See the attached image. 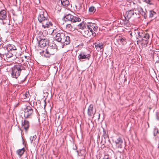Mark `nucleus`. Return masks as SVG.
I'll list each match as a JSON object with an SVG mask.
<instances>
[{
	"label": "nucleus",
	"mask_w": 159,
	"mask_h": 159,
	"mask_svg": "<svg viewBox=\"0 0 159 159\" xmlns=\"http://www.w3.org/2000/svg\"><path fill=\"white\" fill-rule=\"evenodd\" d=\"M39 22L41 23L42 27L44 28L52 27V23L49 21L46 13L41 11L38 17Z\"/></svg>",
	"instance_id": "nucleus-1"
},
{
	"label": "nucleus",
	"mask_w": 159,
	"mask_h": 159,
	"mask_svg": "<svg viewBox=\"0 0 159 159\" xmlns=\"http://www.w3.org/2000/svg\"><path fill=\"white\" fill-rule=\"evenodd\" d=\"M26 66L21 64H18L15 65L12 68L11 76L17 79L20 75L22 70H25Z\"/></svg>",
	"instance_id": "nucleus-2"
},
{
	"label": "nucleus",
	"mask_w": 159,
	"mask_h": 159,
	"mask_svg": "<svg viewBox=\"0 0 159 159\" xmlns=\"http://www.w3.org/2000/svg\"><path fill=\"white\" fill-rule=\"evenodd\" d=\"M56 46L55 44H52L49 46L45 51H43L40 53L42 55H44L46 57H49L51 55H53L57 51Z\"/></svg>",
	"instance_id": "nucleus-3"
},
{
	"label": "nucleus",
	"mask_w": 159,
	"mask_h": 159,
	"mask_svg": "<svg viewBox=\"0 0 159 159\" xmlns=\"http://www.w3.org/2000/svg\"><path fill=\"white\" fill-rule=\"evenodd\" d=\"M64 19L66 21H70L73 23L80 22L81 19L78 16H74L71 14H69L64 16Z\"/></svg>",
	"instance_id": "nucleus-4"
},
{
	"label": "nucleus",
	"mask_w": 159,
	"mask_h": 159,
	"mask_svg": "<svg viewBox=\"0 0 159 159\" xmlns=\"http://www.w3.org/2000/svg\"><path fill=\"white\" fill-rule=\"evenodd\" d=\"M33 112L32 107L30 106H27L24 109V117L25 118H30Z\"/></svg>",
	"instance_id": "nucleus-5"
},
{
	"label": "nucleus",
	"mask_w": 159,
	"mask_h": 159,
	"mask_svg": "<svg viewBox=\"0 0 159 159\" xmlns=\"http://www.w3.org/2000/svg\"><path fill=\"white\" fill-rule=\"evenodd\" d=\"M78 59L80 61H83L84 59H87L89 60L90 58V56L89 54H87L84 52H81L78 56Z\"/></svg>",
	"instance_id": "nucleus-6"
},
{
	"label": "nucleus",
	"mask_w": 159,
	"mask_h": 159,
	"mask_svg": "<svg viewBox=\"0 0 159 159\" xmlns=\"http://www.w3.org/2000/svg\"><path fill=\"white\" fill-rule=\"evenodd\" d=\"M87 26L89 30L93 32H97L98 28L96 24L91 22L88 23Z\"/></svg>",
	"instance_id": "nucleus-7"
},
{
	"label": "nucleus",
	"mask_w": 159,
	"mask_h": 159,
	"mask_svg": "<svg viewBox=\"0 0 159 159\" xmlns=\"http://www.w3.org/2000/svg\"><path fill=\"white\" fill-rule=\"evenodd\" d=\"M49 43L48 39L47 38L41 39L38 42V46L41 48L44 47L48 45Z\"/></svg>",
	"instance_id": "nucleus-8"
},
{
	"label": "nucleus",
	"mask_w": 159,
	"mask_h": 159,
	"mask_svg": "<svg viewBox=\"0 0 159 159\" xmlns=\"http://www.w3.org/2000/svg\"><path fill=\"white\" fill-rule=\"evenodd\" d=\"M84 36L87 38L91 37L92 36L93 37H94L96 35L95 32H93L92 31L90 30L89 31V30H84Z\"/></svg>",
	"instance_id": "nucleus-9"
},
{
	"label": "nucleus",
	"mask_w": 159,
	"mask_h": 159,
	"mask_svg": "<svg viewBox=\"0 0 159 159\" xmlns=\"http://www.w3.org/2000/svg\"><path fill=\"white\" fill-rule=\"evenodd\" d=\"M5 48H6L5 50H7V51L16 52V47L13 44H8L5 46Z\"/></svg>",
	"instance_id": "nucleus-10"
},
{
	"label": "nucleus",
	"mask_w": 159,
	"mask_h": 159,
	"mask_svg": "<svg viewBox=\"0 0 159 159\" xmlns=\"http://www.w3.org/2000/svg\"><path fill=\"white\" fill-rule=\"evenodd\" d=\"M65 35L64 33H57L55 37V40L58 42H61L64 37Z\"/></svg>",
	"instance_id": "nucleus-11"
},
{
	"label": "nucleus",
	"mask_w": 159,
	"mask_h": 159,
	"mask_svg": "<svg viewBox=\"0 0 159 159\" xmlns=\"http://www.w3.org/2000/svg\"><path fill=\"white\" fill-rule=\"evenodd\" d=\"M116 40L118 44L120 45H125L126 43V39L124 37L120 36Z\"/></svg>",
	"instance_id": "nucleus-12"
},
{
	"label": "nucleus",
	"mask_w": 159,
	"mask_h": 159,
	"mask_svg": "<svg viewBox=\"0 0 159 159\" xmlns=\"http://www.w3.org/2000/svg\"><path fill=\"white\" fill-rule=\"evenodd\" d=\"M93 105L92 104H90L88 110V114L89 116H94V115L96 111H93Z\"/></svg>",
	"instance_id": "nucleus-13"
},
{
	"label": "nucleus",
	"mask_w": 159,
	"mask_h": 159,
	"mask_svg": "<svg viewBox=\"0 0 159 159\" xmlns=\"http://www.w3.org/2000/svg\"><path fill=\"white\" fill-rule=\"evenodd\" d=\"M116 146L118 148H122V144L123 143V140L120 137H118L115 141Z\"/></svg>",
	"instance_id": "nucleus-14"
},
{
	"label": "nucleus",
	"mask_w": 159,
	"mask_h": 159,
	"mask_svg": "<svg viewBox=\"0 0 159 159\" xmlns=\"http://www.w3.org/2000/svg\"><path fill=\"white\" fill-rule=\"evenodd\" d=\"M7 18L6 11L2 10L0 11V20H7Z\"/></svg>",
	"instance_id": "nucleus-15"
},
{
	"label": "nucleus",
	"mask_w": 159,
	"mask_h": 159,
	"mask_svg": "<svg viewBox=\"0 0 159 159\" xmlns=\"http://www.w3.org/2000/svg\"><path fill=\"white\" fill-rule=\"evenodd\" d=\"M134 15V11L132 10H130L126 12L125 15V17L126 19H130L132 16Z\"/></svg>",
	"instance_id": "nucleus-16"
},
{
	"label": "nucleus",
	"mask_w": 159,
	"mask_h": 159,
	"mask_svg": "<svg viewBox=\"0 0 159 159\" xmlns=\"http://www.w3.org/2000/svg\"><path fill=\"white\" fill-rule=\"evenodd\" d=\"M61 42L64 43L66 45L70 43V38L69 36H66L65 35L63 39H62Z\"/></svg>",
	"instance_id": "nucleus-17"
},
{
	"label": "nucleus",
	"mask_w": 159,
	"mask_h": 159,
	"mask_svg": "<svg viewBox=\"0 0 159 159\" xmlns=\"http://www.w3.org/2000/svg\"><path fill=\"white\" fill-rule=\"evenodd\" d=\"M137 32V33L138 34L139 37H141L142 38L144 39H149V35L148 34L146 33V34H142L141 35H140V33L138 31H136Z\"/></svg>",
	"instance_id": "nucleus-18"
},
{
	"label": "nucleus",
	"mask_w": 159,
	"mask_h": 159,
	"mask_svg": "<svg viewBox=\"0 0 159 159\" xmlns=\"http://www.w3.org/2000/svg\"><path fill=\"white\" fill-rule=\"evenodd\" d=\"M22 124L25 130H27L30 126L29 121L27 120H25L24 123H22Z\"/></svg>",
	"instance_id": "nucleus-19"
},
{
	"label": "nucleus",
	"mask_w": 159,
	"mask_h": 159,
	"mask_svg": "<svg viewBox=\"0 0 159 159\" xmlns=\"http://www.w3.org/2000/svg\"><path fill=\"white\" fill-rule=\"evenodd\" d=\"M16 52H13L11 51H7V52H6L5 53V55H6V56L7 58H10L11 57H12L14 55H15L16 57H17L16 56Z\"/></svg>",
	"instance_id": "nucleus-20"
},
{
	"label": "nucleus",
	"mask_w": 159,
	"mask_h": 159,
	"mask_svg": "<svg viewBox=\"0 0 159 159\" xmlns=\"http://www.w3.org/2000/svg\"><path fill=\"white\" fill-rule=\"evenodd\" d=\"M138 11L139 12V13L143 16L144 18L145 19L147 17V15L143 9L141 7H139L138 8Z\"/></svg>",
	"instance_id": "nucleus-21"
},
{
	"label": "nucleus",
	"mask_w": 159,
	"mask_h": 159,
	"mask_svg": "<svg viewBox=\"0 0 159 159\" xmlns=\"http://www.w3.org/2000/svg\"><path fill=\"white\" fill-rule=\"evenodd\" d=\"M22 98L25 99V101H28L30 99L29 92H26L24 94H23Z\"/></svg>",
	"instance_id": "nucleus-22"
},
{
	"label": "nucleus",
	"mask_w": 159,
	"mask_h": 159,
	"mask_svg": "<svg viewBox=\"0 0 159 159\" xmlns=\"http://www.w3.org/2000/svg\"><path fill=\"white\" fill-rule=\"evenodd\" d=\"M95 47L96 49H101L103 47V44L102 43H95Z\"/></svg>",
	"instance_id": "nucleus-23"
},
{
	"label": "nucleus",
	"mask_w": 159,
	"mask_h": 159,
	"mask_svg": "<svg viewBox=\"0 0 159 159\" xmlns=\"http://www.w3.org/2000/svg\"><path fill=\"white\" fill-rule=\"evenodd\" d=\"M36 138L37 136L36 135H34L32 136H30V140L31 143L32 144L33 143V142L34 141L33 143L34 144H35L34 142L35 141Z\"/></svg>",
	"instance_id": "nucleus-24"
},
{
	"label": "nucleus",
	"mask_w": 159,
	"mask_h": 159,
	"mask_svg": "<svg viewBox=\"0 0 159 159\" xmlns=\"http://www.w3.org/2000/svg\"><path fill=\"white\" fill-rule=\"evenodd\" d=\"M61 3L62 5L67 6L69 4V1L67 0H61Z\"/></svg>",
	"instance_id": "nucleus-25"
},
{
	"label": "nucleus",
	"mask_w": 159,
	"mask_h": 159,
	"mask_svg": "<svg viewBox=\"0 0 159 159\" xmlns=\"http://www.w3.org/2000/svg\"><path fill=\"white\" fill-rule=\"evenodd\" d=\"M149 39H144L142 38V44L143 46L145 47H146L147 45V44L148 43Z\"/></svg>",
	"instance_id": "nucleus-26"
},
{
	"label": "nucleus",
	"mask_w": 159,
	"mask_h": 159,
	"mask_svg": "<svg viewBox=\"0 0 159 159\" xmlns=\"http://www.w3.org/2000/svg\"><path fill=\"white\" fill-rule=\"evenodd\" d=\"M24 148H23L21 149H19L17 150V152L18 154L20 156H21L24 153Z\"/></svg>",
	"instance_id": "nucleus-27"
},
{
	"label": "nucleus",
	"mask_w": 159,
	"mask_h": 159,
	"mask_svg": "<svg viewBox=\"0 0 159 159\" xmlns=\"http://www.w3.org/2000/svg\"><path fill=\"white\" fill-rule=\"evenodd\" d=\"M78 28L79 29L83 30L84 29V28L85 27V26L84 23L83 22H82L81 23H80L78 25Z\"/></svg>",
	"instance_id": "nucleus-28"
},
{
	"label": "nucleus",
	"mask_w": 159,
	"mask_h": 159,
	"mask_svg": "<svg viewBox=\"0 0 159 159\" xmlns=\"http://www.w3.org/2000/svg\"><path fill=\"white\" fill-rule=\"evenodd\" d=\"M156 13L152 10L150 11H149V17L152 18L154 17L156 15Z\"/></svg>",
	"instance_id": "nucleus-29"
},
{
	"label": "nucleus",
	"mask_w": 159,
	"mask_h": 159,
	"mask_svg": "<svg viewBox=\"0 0 159 159\" xmlns=\"http://www.w3.org/2000/svg\"><path fill=\"white\" fill-rule=\"evenodd\" d=\"M96 11V9L93 6L90 7L89 9V11L92 13H94Z\"/></svg>",
	"instance_id": "nucleus-30"
},
{
	"label": "nucleus",
	"mask_w": 159,
	"mask_h": 159,
	"mask_svg": "<svg viewBox=\"0 0 159 159\" xmlns=\"http://www.w3.org/2000/svg\"><path fill=\"white\" fill-rule=\"evenodd\" d=\"M67 29H68L69 30H71L72 29V26L70 24H67L66 26Z\"/></svg>",
	"instance_id": "nucleus-31"
},
{
	"label": "nucleus",
	"mask_w": 159,
	"mask_h": 159,
	"mask_svg": "<svg viewBox=\"0 0 159 159\" xmlns=\"http://www.w3.org/2000/svg\"><path fill=\"white\" fill-rule=\"evenodd\" d=\"M145 2L149 4H152L151 0H145Z\"/></svg>",
	"instance_id": "nucleus-32"
},
{
	"label": "nucleus",
	"mask_w": 159,
	"mask_h": 159,
	"mask_svg": "<svg viewBox=\"0 0 159 159\" xmlns=\"http://www.w3.org/2000/svg\"><path fill=\"white\" fill-rule=\"evenodd\" d=\"M158 133V130L157 129L155 128L154 129V136H156L157 133Z\"/></svg>",
	"instance_id": "nucleus-33"
},
{
	"label": "nucleus",
	"mask_w": 159,
	"mask_h": 159,
	"mask_svg": "<svg viewBox=\"0 0 159 159\" xmlns=\"http://www.w3.org/2000/svg\"><path fill=\"white\" fill-rule=\"evenodd\" d=\"M158 116H159L158 113H156V118L157 120H159V117Z\"/></svg>",
	"instance_id": "nucleus-34"
},
{
	"label": "nucleus",
	"mask_w": 159,
	"mask_h": 159,
	"mask_svg": "<svg viewBox=\"0 0 159 159\" xmlns=\"http://www.w3.org/2000/svg\"><path fill=\"white\" fill-rule=\"evenodd\" d=\"M1 37H0V41H1Z\"/></svg>",
	"instance_id": "nucleus-35"
},
{
	"label": "nucleus",
	"mask_w": 159,
	"mask_h": 159,
	"mask_svg": "<svg viewBox=\"0 0 159 159\" xmlns=\"http://www.w3.org/2000/svg\"><path fill=\"white\" fill-rule=\"evenodd\" d=\"M130 35H131V36H132V33H130Z\"/></svg>",
	"instance_id": "nucleus-36"
},
{
	"label": "nucleus",
	"mask_w": 159,
	"mask_h": 159,
	"mask_svg": "<svg viewBox=\"0 0 159 159\" xmlns=\"http://www.w3.org/2000/svg\"><path fill=\"white\" fill-rule=\"evenodd\" d=\"M54 31H55L54 30H53V31H52L53 32Z\"/></svg>",
	"instance_id": "nucleus-37"
},
{
	"label": "nucleus",
	"mask_w": 159,
	"mask_h": 159,
	"mask_svg": "<svg viewBox=\"0 0 159 159\" xmlns=\"http://www.w3.org/2000/svg\"><path fill=\"white\" fill-rule=\"evenodd\" d=\"M108 159V158H104V159Z\"/></svg>",
	"instance_id": "nucleus-38"
},
{
	"label": "nucleus",
	"mask_w": 159,
	"mask_h": 159,
	"mask_svg": "<svg viewBox=\"0 0 159 159\" xmlns=\"http://www.w3.org/2000/svg\"><path fill=\"white\" fill-rule=\"evenodd\" d=\"M63 48V45H62V48Z\"/></svg>",
	"instance_id": "nucleus-39"
},
{
	"label": "nucleus",
	"mask_w": 159,
	"mask_h": 159,
	"mask_svg": "<svg viewBox=\"0 0 159 159\" xmlns=\"http://www.w3.org/2000/svg\"><path fill=\"white\" fill-rule=\"evenodd\" d=\"M157 63H159V62H157Z\"/></svg>",
	"instance_id": "nucleus-40"
}]
</instances>
